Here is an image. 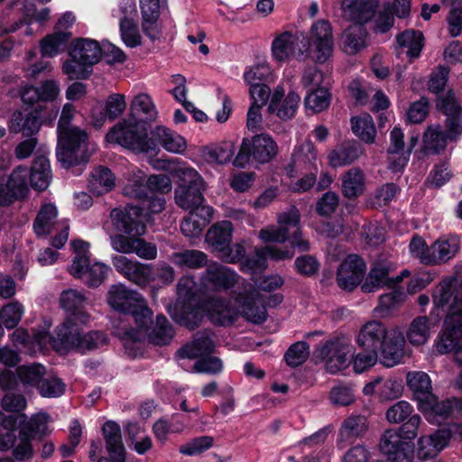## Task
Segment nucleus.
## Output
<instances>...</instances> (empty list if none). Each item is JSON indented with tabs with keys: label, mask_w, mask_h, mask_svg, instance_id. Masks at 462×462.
Listing matches in <instances>:
<instances>
[{
	"label": "nucleus",
	"mask_w": 462,
	"mask_h": 462,
	"mask_svg": "<svg viewBox=\"0 0 462 462\" xmlns=\"http://www.w3.org/2000/svg\"><path fill=\"white\" fill-rule=\"evenodd\" d=\"M277 152L278 145L271 135L256 134L252 140H243L238 154L234 160V165L245 168L250 157L259 163H266L276 156Z\"/></svg>",
	"instance_id": "14"
},
{
	"label": "nucleus",
	"mask_w": 462,
	"mask_h": 462,
	"mask_svg": "<svg viewBox=\"0 0 462 462\" xmlns=\"http://www.w3.org/2000/svg\"><path fill=\"white\" fill-rule=\"evenodd\" d=\"M394 266L388 261H379L372 264L371 269L361 285L363 292H374L383 287H393V277L390 276Z\"/></svg>",
	"instance_id": "30"
},
{
	"label": "nucleus",
	"mask_w": 462,
	"mask_h": 462,
	"mask_svg": "<svg viewBox=\"0 0 462 462\" xmlns=\"http://www.w3.org/2000/svg\"><path fill=\"white\" fill-rule=\"evenodd\" d=\"M363 152L360 143L356 141H346L328 152V162L333 168L346 166L355 162Z\"/></svg>",
	"instance_id": "34"
},
{
	"label": "nucleus",
	"mask_w": 462,
	"mask_h": 462,
	"mask_svg": "<svg viewBox=\"0 0 462 462\" xmlns=\"http://www.w3.org/2000/svg\"><path fill=\"white\" fill-rule=\"evenodd\" d=\"M351 129L356 136L366 143H373L376 136V129L372 116L362 114L351 118Z\"/></svg>",
	"instance_id": "53"
},
{
	"label": "nucleus",
	"mask_w": 462,
	"mask_h": 462,
	"mask_svg": "<svg viewBox=\"0 0 462 462\" xmlns=\"http://www.w3.org/2000/svg\"><path fill=\"white\" fill-rule=\"evenodd\" d=\"M28 170L19 166L9 176L0 177V206L6 207L23 199L28 190Z\"/></svg>",
	"instance_id": "20"
},
{
	"label": "nucleus",
	"mask_w": 462,
	"mask_h": 462,
	"mask_svg": "<svg viewBox=\"0 0 462 462\" xmlns=\"http://www.w3.org/2000/svg\"><path fill=\"white\" fill-rule=\"evenodd\" d=\"M366 30L361 24H352L341 36V46L345 52L355 54L366 46Z\"/></svg>",
	"instance_id": "45"
},
{
	"label": "nucleus",
	"mask_w": 462,
	"mask_h": 462,
	"mask_svg": "<svg viewBox=\"0 0 462 462\" xmlns=\"http://www.w3.org/2000/svg\"><path fill=\"white\" fill-rule=\"evenodd\" d=\"M379 349L381 351V363L385 367H393L402 363L406 355L405 337L402 331L398 328L390 329Z\"/></svg>",
	"instance_id": "26"
},
{
	"label": "nucleus",
	"mask_w": 462,
	"mask_h": 462,
	"mask_svg": "<svg viewBox=\"0 0 462 462\" xmlns=\"http://www.w3.org/2000/svg\"><path fill=\"white\" fill-rule=\"evenodd\" d=\"M431 423H441L450 416H462V398H452L439 402L436 395L419 407Z\"/></svg>",
	"instance_id": "22"
},
{
	"label": "nucleus",
	"mask_w": 462,
	"mask_h": 462,
	"mask_svg": "<svg viewBox=\"0 0 462 462\" xmlns=\"http://www.w3.org/2000/svg\"><path fill=\"white\" fill-rule=\"evenodd\" d=\"M449 5L447 16L448 31L451 37L458 36L462 32V0H443Z\"/></svg>",
	"instance_id": "61"
},
{
	"label": "nucleus",
	"mask_w": 462,
	"mask_h": 462,
	"mask_svg": "<svg viewBox=\"0 0 462 462\" xmlns=\"http://www.w3.org/2000/svg\"><path fill=\"white\" fill-rule=\"evenodd\" d=\"M170 261L180 268L199 269L207 265L208 256L202 251L187 249L173 253Z\"/></svg>",
	"instance_id": "52"
},
{
	"label": "nucleus",
	"mask_w": 462,
	"mask_h": 462,
	"mask_svg": "<svg viewBox=\"0 0 462 462\" xmlns=\"http://www.w3.org/2000/svg\"><path fill=\"white\" fill-rule=\"evenodd\" d=\"M366 271L365 261L357 254H349L338 266L337 282L346 291H353L362 282Z\"/></svg>",
	"instance_id": "25"
},
{
	"label": "nucleus",
	"mask_w": 462,
	"mask_h": 462,
	"mask_svg": "<svg viewBox=\"0 0 462 462\" xmlns=\"http://www.w3.org/2000/svg\"><path fill=\"white\" fill-rule=\"evenodd\" d=\"M103 55L98 42L88 38L74 40L69 50V59L62 63V72L69 79H87L92 73V68L98 63Z\"/></svg>",
	"instance_id": "6"
},
{
	"label": "nucleus",
	"mask_w": 462,
	"mask_h": 462,
	"mask_svg": "<svg viewBox=\"0 0 462 462\" xmlns=\"http://www.w3.org/2000/svg\"><path fill=\"white\" fill-rule=\"evenodd\" d=\"M233 231V225L230 221L217 222L208 230L206 242L212 251L217 253L226 244H231Z\"/></svg>",
	"instance_id": "43"
},
{
	"label": "nucleus",
	"mask_w": 462,
	"mask_h": 462,
	"mask_svg": "<svg viewBox=\"0 0 462 462\" xmlns=\"http://www.w3.org/2000/svg\"><path fill=\"white\" fill-rule=\"evenodd\" d=\"M106 141L138 152L157 149V143L147 136L144 123L134 118L124 119L114 125L106 134Z\"/></svg>",
	"instance_id": "9"
},
{
	"label": "nucleus",
	"mask_w": 462,
	"mask_h": 462,
	"mask_svg": "<svg viewBox=\"0 0 462 462\" xmlns=\"http://www.w3.org/2000/svg\"><path fill=\"white\" fill-rule=\"evenodd\" d=\"M120 35L124 43L129 48H135L142 43V37L135 21L120 19Z\"/></svg>",
	"instance_id": "63"
},
{
	"label": "nucleus",
	"mask_w": 462,
	"mask_h": 462,
	"mask_svg": "<svg viewBox=\"0 0 462 462\" xmlns=\"http://www.w3.org/2000/svg\"><path fill=\"white\" fill-rule=\"evenodd\" d=\"M353 346L345 337H334L326 341L316 350L317 356L325 364L327 372L337 374L347 367Z\"/></svg>",
	"instance_id": "18"
},
{
	"label": "nucleus",
	"mask_w": 462,
	"mask_h": 462,
	"mask_svg": "<svg viewBox=\"0 0 462 462\" xmlns=\"http://www.w3.org/2000/svg\"><path fill=\"white\" fill-rule=\"evenodd\" d=\"M17 418L14 415H7L0 411V429L6 430L5 433L0 434V451H7L14 448L17 436L15 434V427Z\"/></svg>",
	"instance_id": "57"
},
{
	"label": "nucleus",
	"mask_w": 462,
	"mask_h": 462,
	"mask_svg": "<svg viewBox=\"0 0 462 462\" xmlns=\"http://www.w3.org/2000/svg\"><path fill=\"white\" fill-rule=\"evenodd\" d=\"M111 262L121 275L139 286H145L152 279V268L148 264L122 254L112 255Z\"/></svg>",
	"instance_id": "24"
},
{
	"label": "nucleus",
	"mask_w": 462,
	"mask_h": 462,
	"mask_svg": "<svg viewBox=\"0 0 462 462\" xmlns=\"http://www.w3.org/2000/svg\"><path fill=\"white\" fill-rule=\"evenodd\" d=\"M318 153L312 142L306 140L295 147L289 167L291 171L310 170L318 171Z\"/></svg>",
	"instance_id": "40"
},
{
	"label": "nucleus",
	"mask_w": 462,
	"mask_h": 462,
	"mask_svg": "<svg viewBox=\"0 0 462 462\" xmlns=\"http://www.w3.org/2000/svg\"><path fill=\"white\" fill-rule=\"evenodd\" d=\"M234 300L239 304V313L247 321L263 324L267 319L264 300L260 292L249 283L247 290H236Z\"/></svg>",
	"instance_id": "19"
},
{
	"label": "nucleus",
	"mask_w": 462,
	"mask_h": 462,
	"mask_svg": "<svg viewBox=\"0 0 462 462\" xmlns=\"http://www.w3.org/2000/svg\"><path fill=\"white\" fill-rule=\"evenodd\" d=\"M402 387L400 383L393 379L377 377L365 384L363 393L365 395L376 394L381 401H392L402 395Z\"/></svg>",
	"instance_id": "39"
},
{
	"label": "nucleus",
	"mask_w": 462,
	"mask_h": 462,
	"mask_svg": "<svg viewBox=\"0 0 462 462\" xmlns=\"http://www.w3.org/2000/svg\"><path fill=\"white\" fill-rule=\"evenodd\" d=\"M152 319L145 327L137 326L138 328L119 329L116 334L124 341V346L127 347L128 343H136L147 337L149 341L156 346L168 345L174 337V329L166 317L158 315L154 327L150 330L149 325Z\"/></svg>",
	"instance_id": "16"
},
{
	"label": "nucleus",
	"mask_w": 462,
	"mask_h": 462,
	"mask_svg": "<svg viewBox=\"0 0 462 462\" xmlns=\"http://www.w3.org/2000/svg\"><path fill=\"white\" fill-rule=\"evenodd\" d=\"M71 37V33L64 31H55L46 35L40 42V51L42 57L53 58L62 52Z\"/></svg>",
	"instance_id": "48"
},
{
	"label": "nucleus",
	"mask_w": 462,
	"mask_h": 462,
	"mask_svg": "<svg viewBox=\"0 0 462 462\" xmlns=\"http://www.w3.org/2000/svg\"><path fill=\"white\" fill-rule=\"evenodd\" d=\"M408 342L413 346H420L426 344L430 336V319L426 316L415 318L405 332Z\"/></svg>",
	"instance_id": "50"
},
{
	"label": "nucleus",
	"mask_w": 462,
	"mask_h": 462,
	"mask_svg": "<svg viewBox=\"0 0 462 462\" xmlns=\"http://www.w3.org/2000/svg\"><path fill=\"white\" fill-rule=\"evenodd\" d=\"M432 300L436 308L448 310L436 349L439 354L456 353L462 337V277L443 279L433 290Z\"/></svg>",
	"instance_id": "2"
},
{
	"label": "nucleus",
	"mask_w": 462,
	"mask_h": 462,
	"mask_svg": "<svg viewBox=\"0 0 462 462\" xmlns=\"http://www.w3.org/2000/svg\"><path fill=\"white\" fill-rule=\"evenodd\" d=\"M430 257L426 258L430 265L448 263L460 250V239L457 236L440 237L430 245Z\"/></svg>",
	"instance_id": "33"
},
{
	"label": "nucleus",
	"mask_w": 462,
	"mask_h": 462,
	"mask_svg": "<svg viewBox=\"0 0 462 462\" xmlns=\"http://www.w3.org/2000/svg\"><path fill=\"white\" fill-rule=\"evenodd\" d=\"M108 305L122 313H130L137 326L145 327L151 320L152 310L144 298L123 283L111 285L106 294Z\"/></svg>",
	"instance_id": "10"
},
{
	"label": "nucleus",
	"mask_w": 462,
	"mask_h": 462,
	"mask_svg": "<svg viewBox=\"0 0 462 462\" xmlns=\"http://www.w3.org/2000/svg\"><path fill=\"white\" fill-rule=\"evenodd\" d=\"M66 385L61 379L50 375L43 376L37 390L41 396L45 398H57L65 393Z\"/></svg>",
	"instance_id": "64"
},
{
	"label": "nucleus",
	"mask_w": 462,
	"mask_h": 462,
	"mask_svg": "<svg viewBox=\"0 0 462 462\" xmlns=\"http://www.w3.org/2000/svg\"><path fill=\"white\" fill-rule=\"evenodd\" d=\"M33 229L37 236L57 232L51 240V245L56 249L63 247L69 237V224L66 220L58 221V209L52 203L43 204L33 222Z\"/></svg>",
	"instance_id": "15"
},
{
	"label": "nucleus",
	"mask_w": 462,
	"mask_h": 462,
	"mask_svg": "<svg viewBox=\"0 0 462 462\" xmlns=\"http://www.w3.org/2000/svg\"><path fill=\"white\" fill-rule=\"evenodd\" d=\"M130 109L133 114L141 113L147 120L153 121L157 117V109L152 97L145 93H139L134 97Z\"/></svg>",
	"instance_id": "60"
},
{
	"label": "nucleus",
	"mask_w": 462,
	"mask_h": 462,
	"mask_svg": "<svg viewBox=\"0 0 462 462\" xmlns=\"http://www.w3.org/2000/svg\"><path fill=\"white\" fill-rule=\"evenodd\" d=\"M342 193L351 199L361 196L365 189V177L358 167H353L342 175Z\"/></svg>",
	"instance_id": "44"
},
{
	"label": "nucleus",
	"mask_w": 462,
	"mask_h": 462,
	"mask_svg": "<svg viewBox=\"0 0 462 462\" xmlns=\"http://www.w3.org/2000/svg\"><path fill=\"white\" fill-rule=\"evenodd\" d=\"M397 42L400 47L407 49L406 53L411 59H416L423 46V35L420 32L407 30L398 35Z\"/></svg>",
	"instance_id": "59"
},
{
	"label": "nucleus",
	"mask_w": 462,
	"mask_h": 462,
	"mask_svg": "<svg viewBox=\"0 0 462 462\" xmlns=\"http://www.w3.org/2000/svg\"><path fill=\"white\" fill-rule=\"evenodd\" d=\"M407 386L412 392L418 406L432 398V386L430 376L422 371H411L406 375Z\"/></svg>",
	"instance_id": "41"
},
{
	"label": "nucleus",
	"mask_w": 462,
	"mask_h": 462,
	"mask_svg": "<svg viewBox=\"0 0 462 462\" xmlns=\"http://www.w3.org/2000/svg\"><path fill=\"white\" fill-rule=\"evenodd\" d=\"M201 286L206 291H227L232 290V298L236 290H247L249 283L231 268L218 263H210L200 277Z\"/></svg>",
	"instance_id": "13"
},
{
	"label": "nucleus",
	"mask_w": 462,
	"mask_h": 462,
	"mask_svg": "<svg viewBox=\"0 0 462 462\" xmlns=\"http://www.w3.org/2000/svg\"><path fill=\"white\" fill-rule=\"evenodd\" d=\"M95 149V145L88 143L86 131L79 127L58 132L56 155L64 168L87 162Z\"/></svg>",
	"instance_id": "8"
},
{
	"label": "nucleus",
	"mask_w": 462,
	"mask_h": 462,
	"mask_svg": "<svg viewBox=\"0 0 462 462\" xmlns=\"http://www.w3.org/2000/svg\"><path fill=\"white\" fill-rule=\"evenodd\" d=\"M272 53L279 62L291 59L305 60L310 54V42L301 32H284L278 35L272 43Z\"/></svg>",
	"instance_id": "17"
},
{
	"label": "nucleus",
	"mask_w": 462,
	"mask_h": 462,
	"mask_svg": "<svg viewBox=\"0 0 462 462\" xmlns=\"http://www.w3.org/2000/svg\"><path fill=\"white\" fill-rule=\"evenodd\" d=\"M158 144H161L167 152L181 154L186 151L187 142L178 133L163 126L157 125L151 132V137Z\"/></svg>",
	"instance_id": "37"
},
{
	"label": "nucleus",
	"mask_w": 462,
	"mask_h": 462,
	"mask_svg": "<svg viewBox=\"0 0 462 462\" xmlns=\"http://www.w3.org/2000/svg\"><path fill=\"white\" fill-rule=\"evenodd\" d=\"M345 15L354 24L367 23L374 15L378 5V0H343Z\"/></svg>",
	"instance_id": "35"
},
{
	"label": "nucleus",
	"mask_w": 462,
	"mask_h": 462,
	"mask_svg": "<svg viewBox=\"0 0 462 462\" xmlns=\"http://www.w3.org/2000/svg\"><path fill=\"white\" fill-rule=\"evenodd\" d=\"M367 430V420L362 415H351L344 420L339 430V441H349L362 436Z\"/></svg>",
	"instance_id": "54"
},
{
	"label": "nucleus",
	"mask_w": 462,
	"mask_h": 462,
	"mask_svg": "<svg viewBox=\"0 0 462 462\" xmlns=\"http://www.w3.org/2000/svg\"><path fill=\"white\" fill-rule=\"evenodd\" d=\"M16 374L23 385L37 389L45 375V367L37 363L24 365L16 368Z\"/></svg>",
	"instance_id": "58"
},
{
	"label": "nucleus",
	"mask_w": 462,
	"mask_h": 462,
	"mask_svg": "<svg viewBox=\"0 0 462 462\" xmlns=\"http://www.w3.org/2000/svg\"><path fill=\"white\" fill-rule=\"evenodd\" d=\"M308 41L313 46L315 60L318 63L326 62L334 50V37L330 23L324 19L314 23L310 27Z\"/></svg>",
	"instance_id": "21"
},
{
	"label": "nucleus",
	"mask_w": 462,
	"mask_h": 462,
	"mask_svg": "<svg viewBox=\"0 0 462 462\" xmlns=\"http://www.w3.org/2000/svg\"><path fill=\"white\" fill-rule=\"evenodd\" d=\"M437 107L446 116L445 134L439 125H431L423 134V149L427 153L438 154L444 151L448 139L457 141L462 135V107L457 105L454 94L439 97Z\"/></svg>",
	"instance_id": "4"
},
{
	"label": "nucleus",
	"mask_w": 462,
	"mask_h": 462,
	"mask_svg": "<svg viewBox=\"0 0 462 462\" xmlns=\"http://www.w3.org/2000/svg\"><path fill=\"white\" fill-rule=\"evenodd\" d=\"M300 215L299 210L292 207L277 216V225H270L261 229L258 237L263 243L283 244L290 240L291 248H280L277 245H266L255 249L254 257H248L243 263V269L255 271L265 267V260L271 258L275 261L291 259L297 248L300 252L310 249V243L303 238L300 231Z\"/></svg>",
	"instance_id": "1"
},
{
	"label": "nucleus",
	"mask_w": 462,
	"mask_h": 462,
	"mask_svg": "<svg viewBox=\"0 0 462 462\" xmlns=\"http://www.w3.org/2000/svg\"><path fill=\"white\" fill-rule=\"evenodd\" d=\"M41 119L36 112L15 111L8 122V129L13 134H22L30 137L41 128Z\"/></svg>",
	"instance_id": "36"
},
{
	"label": "nucleus",
	"mask_w": 462,
	"mask_h": 462,
	"mask_svg": "<svg viewBox=\"0 0 462 462\" xmlns=\"http://www.w3.org/2000/svg\"><path fill=\"white\" fill-rule=\"evenodd\" d=\"M180 184L175 189V202L185 210H195L203 208L206 189L200 174L190 167H181L177 171Z\"/></svg>",
	"instance_id": "12"
},
{
	"label": "nucleus",
	"mask_w": 462,
	"mask_h": 462,
	"mask_svg": "<svg viewBox=\"0 0 462 462\" xmlns=\"http://www.w3.org/2000/svg\"><path fill=\"white\" fill-rule=\"evenodd\" d=\"M81 323L73 316H67L64 321L57 327L53 337V347L57 352L67 353L76 350L80 353L94 350L107 342L106 336L100 331L82 333Z\"/></svg>",
	"instance_id": "5"
},
{
	"label": "nucleus",
	"mask_w": 462,
	"mask_h": 462,
	"mask_svg": "<svg viewBox=\"0 0 462 462\" xmlns=\"http://www.w3.org/2000/svg\"><path fill=\"white\" fill-rule=\"evenodd\" d=\"M75 256L69 272L75 278L84 280L89 287L99 286L106 278L110 267L101 262L90 264L89 244L83 240H74L71 243Z\"/></svg>",
	"instance_id": "11"
},
{
	"label": "nucleus",
	"mask_w": 462,
	"mask_h": 462,
	"mask_svg": "<svg viewBox=\"0 0 462 462\" xmlns=\"http://www.w3.org/2000/svg\"><path fill=\"white\" fill-rule=\"evenodd\" d=\"M116 178L112 171L103 166L96 168L89 178V190L97 196L110 191L115 187Z\"/></svg>",
	"instance_id": "51"
},
{
	"label": "nucleus",
	"mask_w": 462,
	"mask_h": 462,
	"mask_svg": "<svg viewBox=\"0 0 462 462\" xmlns=\"http://www.w3.org/2000/svg\"><path fill=\"white\" fill-rule=\"evenodd\" d=\"M32 435L26 430H20L18 444L13 448L14 458L18 462L31 460L34 456Z\"/></svg>",
	"instance_id": "62"
},
{
	"label": "nucleus",
	"mask_w": 462,
	"mask_h": 462,
	"mask_svg": "<svg viewBox=\"0 0 462 462\" xmlns=\"http://www.w3.org/2000/svg\"><path fill=\"white\" fill-rule=\"evenodd\" d=\"M177 300L174 306H168L171 317L181 326L196 328L203 318L199 307L197 282L191 276L181 277L177 284Z\"/></svg>",
	"instance_id": "7"
},
{
	"label": "nucleus",
	"mask_w": 462,
	"mask_h": 462,
	"mask_svg": "<svg viewBox=\"0 0 462 462\" xmlns=\"http://www.w3.org/2000/svg\"><path fill=\"white\" fill-rule=\"evenodd\" d=\"M439 430L433 434L425 435L418 440L417 454L420 459H429L435 457L446 445V439Z\"/></svg>",
	"instance_id": "47"
},
{
	"label": "nucleus",
	"mask_w": 462,
	"mask_h": 462,
	"mask_svg": "<svg viewBox=\"0 0 462 462\" xmlns=\"http://www.w3.org/2000/svg\"><path fill=\"white\" fill-rule=\"evenodd\" d=\"M102 436L109 457H99L97 462H125V448L119 424L113 420L105 422Z\"/></svg>",
	"instance_id": "27"
},
{
	"label": "nucleus",
	"mask_w": 462,
	"mask_h": 462,
	"mask_svg": "<svg viewBox=\"0 0 462 462\" xmlns=\"http://www.w3.org/2000/svg\"><path fill=\"white\" fill-rule=\"evenodd\" d=\"M330 101L331 94L329 90L322 87L308 91L304 97V106L307 110L312 113H320L329 106Z\"/></svg>",
	"instance_id": "55"
},
{
	"label": "nucleus",
	"mask_w": 462,
	"mask_h": 462,
	"mask_svg": "<svg viewBox=\"0 0 462 462\" xmlns=\"http://www.w3.org/2000/svg\"><path fill=\"white\" fill-rule=\"evenodd\" d=\"M390 330L380 321L371 320L366 322L359 330L356 344L364 349H371L378 352Z\"/></svg>",
	"instance_id": "31"
},
{
	"label": "nucleus",
	"mask_w": 462,
	"mask_h": 462,
	"mask_svg": "<svg viewBox=\"0 0 462 462\" xmlns=\"http://www.w3.org/2000/svg\"><path fill=\"white\" fill-rule=\"evenodd\" d=\"M214 209L210 206L189 210L180 225L182 234L187 237H198L213 218Z\"/></svg>",
	"instance_id": "32"
},
{
	"label": "nucleus",
	"mask_w": 462,
	"mask_h": 462,
	"mask_svg": "<svg viewBox=\"0 0 462 462\" xmlns=\"http://www.w3.org/2000/svg\"><path fill=\"white\" fill-rule=\"evenodd\" d=\"M138 208H115L110 217L115 228L119 232L109 237L112 249L124 254H134L146 260L155 259L157 247L146 242L142 236L146 231L143 221L137 219Z\"/></svg>",
	"instance_id": "3"
},
{
	"label": "nucleus",
	"mask_w": 462,
	"mask_h": 462,
	"mask_svg": "<svg viewBox=\"0 0 462 462\" xmlns=\"http://www.w3.org/2000/svg\"><path fill=\"white\" fill-rule=\"evenodd\" d=\"M29 176L33 189L45 190L52 178L49 159L44 155L36 156Z\"/></svg>",
	"instance_id": "46"
},
{
	"label": "nucleus",
	"mask_w": 462,
	"mask_h": 462,
	"mask_svg": "<svg viewBox=\"0 0 462 462\" xmlns=\"http://www.w3.org/2000/svg\"><path fill=\"white\" fill-rule=\"evenodd\" d=\"M379 447L394 462H411L413 457V444L402 439L397 430H386L381 438Z\"/></svg>",
	"instance_id": "23"
},
{
	"label": "nucleus",
	"mask_w": 462,
	"mask_h": 462,
	"mask_svg": "<svg viewBox=\"0 0 462 462\" xmlns=\"http://www.w3.org/2000/svg\"><path fill=\"white\" fill-rule=\"evenodd\" d=\"M204 308L210 321L220 326L231 325L239 314V310L231 304V300L222 297L208 299Z\"/></svg>",
	"instance_id": "29"
},
{
	"label": "nucleus",
	"mask_w": 462,
	"mask_h": 462,
	"mask_svg": "<svg viewBox=\"0 0 462 462\" xmlns=\"http://www.w3.org/2000/svg\"><path fill=\"white\" fill-rule=\"evenodd\" d=\"M123 193L126 197L138 199L148 197L146 176L143 171L132 169L127 172Z\"/></svg>",
	"instance_id": "49"
},
{
	"label": "nucleus",
	"mask_w": 462,
	"mask_h": 462,
	"mask_svg": "<svg viewBox=\"0 0 462 462\" xmlns=\"http://www.w3.org/2000/svg\"><path fill=\"white\" fill-rule=\"evenodd\" d=\"M85 302V295L77 290L69 289L64 291L60 295V304L67 316H73L81 323H88L90 318L83 310Z\"/></svg>",
	"instance_id": "38"
},
{
	"label": "nucleus",
	"mask_w": 462,
	"mask_h": 462,
	"mask_svg": "<svg viewBox=\"0 0 462 462\" xmlns=\"http://www.w3.org/2000/svg\"><path fill=\"white\" fill-rule=\"evenodd\" d=\"M236 152L233 142H223L214 147L203 150V157L209 163L225 164L230 162Z\"/></svg>",
	"instance_id": "56"
},
{
	"label": "nucleus",
	"mask_w": 462,
	"mask_h": 462,
	"mask_svg": "<svg viewBox=\"0 0 462 462\" xmlns=\"http://www.w3.org/2000/svg\"><path fill=\"white\" fill-rule=\"evenodd\" d=\"M284 92V88L282 86H277L274 88L268 106V112L275 114L282 121H287L296 116L300 103V97L297 92L291 90L282 99Z\"/></svg>",
	"instance_id": "28"
},
{
	"label": "nucleus",
	"mask_w": 462,
	"mask_h": 462,
	"mask_svg": "<svg viewBox=\"0 0 462 462\" xmlns=\"http://www.w3.org/2000/svg\"><path fill=\"white\" fill-rule=\"evenodd\" d=\"M214 342L208 332L198 333L195 339L178 350L179 358H202L214 350Z\"/></svg>",
	"instance_id": "42"
}]
</instances>
